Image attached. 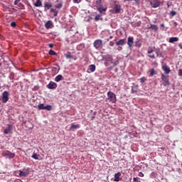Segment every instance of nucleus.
I'll use <instances>...</instances> for the list:
<instances>
[{
	"mask_svg": "<svg viewBox=\"0 0 182 182\" xmlns=\"http://www.w3.org/2000/svg\"><path fill=\"white\" fill-rule=\"evenodd\" d=\"M107 97L108 100L109 102H112V103H116L117 101V99L116 98V94H114L113 92L109 91L107 92Z\"/></svg>",
	"mask_w": 182,
	"mask_h": 182,
	"instance_id": "f257e3e1",
	"label": "nucleus"
},
{
	"mask_svg": "<svg viewBox=\"0 0 182 182\" xmlns=\"http://www.w3.org/2000/svg\"><path fill=\"white\" fill-rule=\"evenodd\" d=\"M2 103H6L9 100V92L4 91L1 95Z\"/></svg>",
	"mask_w": 182,
	"mask_h": 182,
	"instance_id": "f03ea898",
	"label": "nucleus"
},
{
	"mask_svg": "<svg viewBox=\"0 0 182 182\" xmlns=\"http://www.w3.org/2000/svg\"><path fill=\"white\" fill-rule=\"evenodd\" d=\"M154 50H156V47L149 48L148 51H147L148 58H150L151 59L156 58V55L154 54H151V53H153V52H154Z\"/></svg>",
	"mask_w": 182,
	"mask_h": 182,
	"instance_id": "7ed1b4c3",
	"label": "nucleus"
},
{
	"mask_svg": "<svg viewBox=\"0 0 182 182\" xmlns=\"http://www.w3.org/2000/svg\"><path fill=\"white\" fill-rule=\"evenodd\" d=\"M103 45V41L100 39L95 40L93 43V46L95 48V49H99L100 48H102Z\"/></svg>",
	"mask_w": 182,
	"mask_h": 182,
	"instance_id": "20e7f679",
	"label": "nucleus"
},
{
	"mask_svg": "<svg viewBox=\"0 0 182 182\" xmlns=\"http://www.w3.org/2000/svg\"><path fill=\"white\" fill-rule=\"evenodd\" d=\"M161 79L164 82V86H170V81L168 80V77L166 75L162 74Z\"/></svg>",
	"mask_w": 182,
	"mask_h": 182,
	"instance_id": "39448f33",
	"label": "nucleus"
},
{
	"mask_svg": "<svg viewBox=\"0 0 182 182\" xmlns=\"http://www.w3.org/2000/svg\"><path fill=\"white\" fill-rule=\"evenodd\" d=\"M3 156L7 157V159H14V157H15V154L9 151H3Z\"/></svg>",
	"mask_w": 182,
	"mask_h": 182,
	"instance_id": "423d86ee",
	"label": "nucleus"
},
{
	"mask_svg": "<svg viewBox=\"0 0 182 182\" xmlns=\"http://www.w3.org/2000/svg\"><path fill=\"white\" fill-rule=\"evenodd\" d=\"M162 70H164V73L166 75H168V73H170V72H171V70H170V68H168V66H167V64H164L161 67Z\"/></svg>",
	"mask_w": 182,
	"mask_h": 182,
	"instance_id": "0eeeda50",
	"label": "nucleus"
},
{
	"mask_svg": "<svg viewBox=\"0 0 182 182\" xmlns=\"http://www.w3.org/2000/svg\"><path fill=\"white\" fill-rule=\"evenodd\" d=\"M47 87L48 89H51V90L56 89L58 87V84H56V82H55L50 81L49 84L47 85Z\"/></svg>",
	"mask_w": 182,
	"mask_h": 182,
	"instance_id": "6e6552de",
	"label": "nucleus"
},
{
	"mask_svg": "<svg viewBox=\"0 0 182 182\" xmlns=\"http://www.w3.org/2000/svg\"><path fill=\"white\" fill-rule=\"evenodd\" d=\"M153 1L150 3L152 8H159L160 6V1L159 0H152Z\"/></svg>",
	"mask_w": 182,
	"mask_h": 182,
	"instance_id": "1a4fd4ad",
	"label": "nucleus"
},
{
	"mask_svg": "<svg viewBox=\"0 0 182 182\" xmlns=\"http://www.w3.org/2000/svg\"><path fill=\"white\" fill-rule=\"evenodd\" d=\"M44 26L46 29H50L53 27V22H52V21L49 20L45 23Z\"/></svg>",
	"mask_w": 182,
	"mask_h": 182,
	"instance_id": "9d476101",
	"label": "nucleus"
},
{
	"mask_svg": "<svg viewBox=\"0 0 182 182\" xmlns=\"http://www.w3.org/2000/svg\"><path fill=\"white\" fill-rule=\"evenodd\" d=\"M29 174V169H26L24 171H19V176L21 177H26Z\"/></svg>",
	"mask_w": 182,
	"mask_h": 182,
	"instance_id": "9b49d317",
	"label": "nucleus"
},
{
	"mask_svg": "<svg viewBox=\"0 0 182 182\" xmlns=\"http://www.w3.org/2000/svg\"><path fill=\"white\" fill-rule=\"evenodd\" d=\"M134 38L133 37H129L128 38V41H127V45L129 46V48H133V43Z\"/></svg>",
	"mask_w": 182,
	"mask_h": 182,
	"instance_id": "f8f14e48",
	"label": "nucleus"
},
{
	"mask_svg": "<svg viewBox=\"0 0 182 182\" xmlns=\"http://www.w3.org/2000/svg\"><path fill=\"white\" fill-rule=\"evenodd\" d=\"M12 124H8V127L4 131V134H9V132H12Z\"/></svg>",
	"mask_w": 182,
	"mask_h": 182,
	"instance_id": "ddd939ff",
	"label": "nucleus"
},
{
	"mask_svg": "<svg viewBox=\"0 0 182 182\" xmlns=\"http://www.w3.org/2000/svg\"><path fill=\"white\" fill-rule=\"evenodd\" d=\"M117 46H123L126 45V38L121 39L119 41L116 42Z\"/></svg>",
	"mask_w": 182,
	"mask_h": 182,
	"instance_id": "4468645a",
	"label": "nucleus"
},
{
	"mask_svg": "<svg viewBox=\"0 0 182 182\" xmlns=\"http://www.w3.org/2000/svg\"><path fill=\"white\" fill-rule=\"evenodd\" d=\"M77 129H80V125L75 124V123H72L71 126L70 127V130H72V132H73L74 130H76Z\"/></svg>",
	"mask_w": 182,
	"mask_h": 182,
	"instance_id": "2eb2a0df",
	"label": "nucleus"
},
{
	"mask_svg": "<svg viewBox=\"0 0 182 182\" xmlns=\"http://www.w3.org/2000/svg\"><path fill=\"white\" fill-rule=\"evenodd\" d=\"M114 11L115 14H120V11H122V6L120 5L116 4L114 6Z\"/></svg>",
	"mask_w": 182,
	"mask_h": 182,
	"instance_id": "dca6fc26",
	"label": "nucleus"
},
{
	"mask_svg": "<svg viewBox=\"0 0 182 182\" xmlns=\"http://www.w3.org/2000/svg\"><path fill=\"white\" fill-rule=\"evenodd\" d=\"M120 176H122V173L120 172L115 173L114 181H120Z\"/></svg>",
	"mask_w": 182,
	"mask_h": 182,
	"instance_id": "f3484780",
	"label": "nucleus"
},
{
	"mask_svg": "<svg viewBox=\"0 0 182 182\" xmlns=\"http://www.w3.org/2000/svg\"><path fill=\"white\" fill-rule=\"evenodd\" d=\"M168 42L169 43H174V42H178V37H171Z\"/></svg>",
	"mask_w": 182,
	"mask_h": 182,
	"instance_id": "a211bd4d",
	"label": "nucleus"
},
{
	"mask_svg": "<svg viewBox=\"0 0 182 182\" xmlns=\"http://www.w3.org/2000/svg\"><path fill=\"white\" fill-rule=\"evenodd\" d=\"M60 80H63V75H58L55 77V82H60Z\"/></svg>",
	"mask_w": 182,
	"mask_h": 182,
	"instance_id": "6ab92c4d",
	"label": "nucleus"
},
{
	"mask_svg": "<svg viewBox=\"0 0 182 182\" xmlns=\"http://www.w3.org/2000/svg\"><path fill=\"white\" fill-rule=\"evenodd\" d=\"M89 69H90V72H92V73H93V72H95V70H96V65L94 64L90 65Z\"/></svg>",
	"mask_w": 182,
	"mask_h": 182,
	"instance_id": "aec40b11",
	"label": "nucleus"
},
{
	"mask_svg": "<svg viewBox=\"0 0 182 182\" xmlns=\"http://www.w3.org/2000/svg\"><path fill=\"white\" fill-rule=\"evenodd\" d=\"M149 29H152V31H155V32H156V31L159 30V28L157 27L156 25L151 24V25L150 26V27L149 28Z\"/></svg>",
	"mask_w": 182,
	"mask_h": 182,
	"instance_id": "412c9836",
	"label": "nucleus"
},
{
	"mask_svg": "<svg viewBox=\"0 0 182 182\" xmlns=\"http://www.w3.org/2000/svg\"><path fill=\"white\" fill-rule=\"evenodd\" d=\"M65 57L66 59H73V56L70 53V52H68L67 53L65 54Z\"/></svg>",
	"mask_w": 182,
	"mask_h": 182,
	"instance_id": "4be33fe9",
	"label": "nucleus"
},
{
	"mask_svg": "<svg viewBox=\"0 0 182 182\" xmlns=\"http://www.w3.org/2000/svg\"><path fill=\"white\" fill-rule=\"evenodd\" d=\"M31 157L32 159H34V160H39V157H41V155L33 153Z\"/></svg>",
	"mask_w": 182,
	"mask_h": 182,
	"instance_id": "5701e85b",
	"label": "nucleus"
},
{
	"mask_svg": "<svg viewBox=\"0 0 182 182\" xmlns=\"http://www.w3.org/2000/svg\"><path fill=\"white\" fill-rule=\"evenodd\" d=\"M42 5V1L41 0H36V3H34V6L38 8Z\"/></svg>",
	"mask_w": 182,
	"mask_h": 182,
	"instance_id": "b1692460",
	"label": "nucleus"
},
{
	"mask_svg": "<svg viewBox=\"0 0 182 182\" xmlns=\"http://www.w3.org/2000/svg\"><path fill=\"white\" fill-rule=\"evenodd\" d=\"M97 11H99V12L100 14H102L103 12H106V9H105L103 7H100V6L97 7Z\"/></svg>",
	"mask_w": 182,
	"mask_h": 182,
	"instance_id": "393cba45",
	"label": "nucleus"
},
{
	"mask_svg": "<svg viewBox=\"0 0 182 182\" xmlns=\"http://www.w3.org/2000/svg\"><path fill=\"white\" fill-rule=\"evenodd\" d=\"M94 19H95V22H97V21H100V19H102V15L101 14H97Z\"/></svg>",
	"mask_w": 182,
	"mask_h": 182,
	"instance_id": "a878e982",
	"label": "nucleus"
},
{
	"mask_svg": "<svg viewBox=\"0 0 182 182\" xmlns=\"http://www.w3.org/2000/svg\"><path fill=\"white\" fill-rule=\"evenodd\" d=\"M95 6L98 8L99 6H102V0H96Z\"/></svg>",
	"mask_w": 182,
	"mask_h": 182,
	"instance_id": "bb28decb",
	"label": "nucleus"
},
{
	"mask_svg": "<svg viewBox=\"0 0 182 182\" xmlns=\"http://www.w3.org/2000/svg\"><path fill=\"white\" fill-rule=\"evenodd\" d=\"M149 73H150L149 76H150L151 77H152V76H153L154 75H156V71L154 70V68L151 69L150 71H149Z\"/></svg>",
	"mask_w": 182,
	"mask_h": 182,
	"instance_id": "cd10ccee",
	"label": "nucleus"
},
{
	"mask_svg": "<svg viewBox=\"0 0 182 182\" xmlns=\"http://www.w3.org/2000/svg\"><path fill=\"white\" fill-rule=\"evenodd\" d=\"M38 107L39 110H45L46 106L43 104H40Z\"/></svg>",
	"mask_w": 182,
	"mask_h": 182,
	"instance_id": "c85d7f7f",
	"label": "nucleus"
},
{
	"mask_svg": "<svg viewBox=\"0 0 182 182\" xmlns=\"http://www.w3.org/2000/svg\"><path fill=\"white\" fill-rule=\"evenodd\" d=\"M44 8H47V9H50V8H52V4H51L46 3L44 4Z\"/></svg>",
	"mask_w": 182,
	"mask_h": 182,
	"instance_id": "c756f323",
	"label": "nucleus"
},
{
	"mask_svg": "<svg viewBox=\"0 0 182 182\" xmlns=\"http://www.w3.org/2000/svg\"><path fill=\"white\" fill-rule=\"evenodd\" d=\"M157 177V173L156 172H152L150 174V178H156Z\"/></svg>",
	"mask_w": 182,
	"mask_h": 182,
	"instance_id": "7c9ffc66",
	"label": "nucleus"
},
{
	"mask_svg": "<svg viewBox=\"0 0 182 182\" xmlns=\"http://www.w3.org/2000/svg\"><path fill=\"white\" fill-rule=\"evenodd\" d=\"M62 6H63V3H60L58 4H56L55 6V8H56L57 9H60L62 8Z\"/></svg>",
	"mask_w": 182,
	"mask_h": 182,
	"instance_id": "2f4dec72",
	"label": "nucleus"
},
{
	"mask_svg": "<svg viewBox=\"0 0 182 182\" xmlns=\"http://www.w3.org/2000/svg\"><path fill=\"white\" fill-rule=\"evenodd\" d=\"M44 110H48L50 111L52 110V106L51 105H47L44 107Z\"/></svg>",
	"mask_w": 182,
	"mask_h": 182,
	"instance_id": "473e14b6",
	"label": "nucleus"
},
{
	"mask_svg": "<svg viewBox=\"0 0 182 182\" xmlns=\"http://www.w3.org/2000/svg\"><path fill=\"white\" fill-rule=\"evenodd\" d=\"M169 15H171V16H176V15H177V12H176L175 11H171L169 13Z\"/></svg>",
	"mask_w": 182,
	"mask_h": 182,
	"instance_id": "72a5a7b5",
	"label": "nucleus"
},
{
	"mask_svg": "<svg viewBox=\"0 0 182 182\" xmlns=\"http://www.w3.org/2000/svg\"><path fill=\"white\" fill-rule=\"evenodd\" d=\"M49 55H50L51 56H55V55H56V52H55L53 50H50L49 51Z\"/></svg>",
	"mask_w": 182,
	"mask_h": 182,
	"instance_id": "f704fd0d",
	"label": "nucleus"
},
{
	"mask_svg": "<svg viewBox=\"0 0 182 182\" xmlns=\"http://www.w3.org/2000/svg\"><path fill=\"white\" fill-rule=\"evenodd\" d=\"M146 79L144 77H142L140 78L141 83H144L146 82Z\"/></svg>",
	"mask_w": 182,
	"mask_h": 182,
	"instance_id": "c9c22d12",
	"label": "nucleus"
},
{
	"mask_svg": "<svg viewBox=\"0 0 182 182\" xmlns=\"http://www.w3.org/2000/svg\"><path fill=\"white\" fill-rule=\"evenodd\" d=\"M11 26L12 27V28H16V22H11Z\"/></svg>",
	"mask_w": 182,
	"mask_h": 182,
	"instance_id": "e433bc0d",
	"label": "nucleus"
},
{
	"mask_svg": "<svg viewBox=\"0 0 182 182\" xmlns=\"http://www.w3.org/2000/svg\"><path fill=\"white\" fill-rule=\"evenodd\" d=\"M38 89H39V86L35 85V86L32 88V90L36 91V90H38Z\"/></svg>",
	"mask_w": 182,
	"mask_h": 182,
	"instance_id": "4c0bfd02",
	"label": "nucleus"
},
{
	"mask_svg": "<svg viewBox=\"0 0 182 182\" xmlns=\"http://www.w3.org/2000/svg\"><path fill=\"white\" fill-rule=\"evenodd\" d=\"M82 2V0H73V4H80Z\"/></svg>",
	"mask_w": 182,
	"mask_h": 182,
	"instance_id": "58836bf2",
	"label": "nucleus"
},
{
	"mask_svg": "<svg viewBox=\"0 0 182 182\" xmlns=\"http://www.w3.org/2000/svg\"><path fill=\"white\" fill-rule=\"evenodd\" d=\"M134 182H141L140 178H134Z\"/></svg>",
	"mask_w": 182,
	"mask_h": 182,
	"instance_id": "ea45409f",
	"label": "nucleus"
},
{
	"mask_svg": "<svg viewBox=\"0 0 182 182\" xmlns=\"http://www.w3.org/2000/svg\"><path fill=\"white\" fill-rule=\"evenodd\" d=\"M138 176H139V177H144V173H143L142 172H139V174H138Z\"/></svg>",
	"mask_w": 182,
	"mask_h": 182,
	"instance_id": "a19ab883",
	"label": "nucleus"
},
{
	"mask_svg": "<svg viewBox=\"0 0 182 182\" xmlns=\"http://www.w3.org/2000/svg\"><path fill=\"white\" fill-rule=\"evenodd\" d=\"M19 2H21V0H15L14 5H18V4H19Z\"/></svg>",
	"mask_w": 182,
	"mask_h": 182,
	"instance_id": "79ce46f5",
	"label": "nucleus"
},
{
	"mask_svg": "<svg viewBox=\"0 0 182 182\" xmlns=\"http://www.w3.org/2000/svg\"><path fill=\"white\" fill-rule=\"evenodd\" d=\"M109 45V46H114V43L113 41H110Z\"/></svg>",
	"mask_w": 182,
	"mask_h": 182,
	"instance_id": "37998d69",
	"label": "nucleus"
},
{
	"mask_svg": "<svg viewBox=\"0 0 182 182\" xmlns=\"http://www.w3.org/2000/svg\"><path fill=\"white\" fill-rule=\"evenodd\" d=\"M178 76H182V69L178 70Z\"/></svg>",
	"mask_w": 182,
	"mask_h": 182,
	"instance_id": "c03bdc74",
	"label": "nucleus"
},
{
	"mask_svg": "<svg viewBox=\"0 0 182 182\" xmlns=\"http://www.w3.org/2000/svg\"><path fill=\"white\" fill-rule=\"evenodd\" d=\"M156 56H161V53L160 51L156 52Z\"/></svg>",
	"mask_w": 182,
	"mask_h": 182,
	"instance_id": "a18cd8bd",
	"label": "nucleus"
},
{
	"mask_svg": "<svg viewBox=\"0 0 182 182\" xmlns=\"http://www.w3.org/2000/svg\"><path fill=\"white\" fill-rule=\"evenodd\" d=\"M134 2L139 5V4H140V0H134Z\"/></svg>",
	"mask_w": 182,
	"mask_h": 182,
	"instance_id": "49530a36",
	"label": "nucleus"
},
{
	"mask_svg": "<svg viewBox=\"0 0 182 182\" xmlns=\"http://www.w3.org/2000/svg\"><path fill=\"white\" fill-rule=\"evenodd\" d=\"M56 11V9H50V12H55Z\"/></svg>",
	"mask_w": 182,
	"mask_h": 182,
	"instance_id": "de8ad7c7",
	"label": "nucleus"
},
{
	"mask_svg": "<svg viewBox=\"0 0 182 182\" xmlns=\"http://www.w3.org/2000/svg\"><path fill=\"white\" fill-rule=\"evenodd\" d=\"M54 16H58V11H54Z\"/></svg>",
	"mask_w": 182,
	"mask_h": 182,
	"instance_id": "09e8293b",
	"label": "nucleus"
},
{
	"mask_svg": "<svg viewBox=\"0 0 182 182\" xmlns=\"http://www.w3.org/2000/svg\"><path fill=\"white\" fill-rule=\"evenodd\" d=\"M48 46H49V48H53V44L50 43V44H48Z\"/></svg>",
	"mask_w": 182,
	"mask_h": 182,
	"instance_id": "8fccbe9b",
	"label": "nucleus"
},
{
	"mask_svg": "<svg viewBox=\"0 0 182 182\" xmlns=\"http://www.w3.org/2000/svg\"><path fill=\"white\" fill-rule=\"evenodd\" d=\"M178 47L180 48V49L182 50V43H181L178 44Z\"/></svg>",
	"mask_w": 182,
	"mask_h": 182,
	"instance_id": "3c124183",
	"label": "nucleus"
},
{
	"mask_svg": "<svg viewBox=\"0 0 182 182\" xmlns=\"http://www.w3.org/2000/svg\"><path fill=\"white\" fill-rule=\"evenodd\" d=\"M18 6H23V4L22 3H19Z\"/></svg>",
	"mask_w": 182,
	"mask_h": 182,
	"instance_id": "603ef678",
	"label": "nucleus"
},
{
	"mask_svg": "<svg viewBox=\"0 0 182 182\" xmlns=\"http://www.w3.org/2000/svg\"><path fill=\"white\" fill-rule=\"evenodd\" d=\"M161 28H164V23L161 24Z\"/></svg>",
	"mask_w": 182,
	"mask_h": 182,
	"instance_id": "864d4df0",
	"label": "nucleus"
},
{
	"mask_svg": "<svg viewBox=\"0 0 182 182\" xmlns=\"http://www.w3.org/2000/svg\"><path fill=\"white\" fill-rule=\"evenodd\" d=\"M67 42H70V41L69 40V38L66 39Z\"/></svg>",
	"mask_w": 182,
	"mask_h": 182,
	"instance_id": "5fc2aeb1",
	"label": "nucleus"
},
{
	"mask_svg": "<svg viewBox=\"0 0 182 182\" xmlns=\"http://www.w3.org/2000/svg\"><path fill=\"white\" fill-rule=\"evenodd\" d=\"M124 1L126 2V1H130L132 0H124Z\"/></svg>",
	"mask_w": 182,
	"mask_h": 182,
	"instance_id": "6e6d98bb",
	"label": "nucleus"
},
{
	"mask_svg": "<svg viewBox=\"0 0 182 182\" xmlns=\"http://www.w3.org/2000/svg\"><path fill=\"white\" fill-rule=\"evenodd\" d=\"M0 66H2V63H1V60H0Z\"/></svg>",
	"mask_w": 182,
	"mask_h": 182,
	"instance_id": "4d7b16f0",
	"label": "nucleus"
},
{
	"mask_svg": "<svg viewBox=\"0 0 182 182\" xmlns=\"http://www.w3.org/2000/svg\"><path fill=\"white\" fill-rule=\"evenodd\" d=\"M93 119H95V117H92V120H93Z\"/></svg>",
	"mask_w": 182,
	"mask_h": 182,
	"instance_id": "13d9d810",
	"label": "nucleus"
},
{
	"mask_svg": "<svg viewBox=\"0 0 182 182\" xmlns=\"http://www.w3.org/2000/svg\"><path fill=\"white\" fill-rule=\"evenodd\" d=\"M112 36H110V37H109V39H112Z\"/></svg>",
	"mask_w": 182,
	"mask_h": 182,
	"instance_id": "bf43d9fd",
	"label": "nucleus"
},
{
	"mask_svg": "<svg viewBox=\"0 0 182 182\" xmlns=\"http://www.w3.org/2000/svg\"><path fill=\"white\" fill-rule=\"evenodd\" d=\"M57 2H59V0H56Z\"/></svg>",
	"mask_w": 182,
	"mask_h": 182,
	"instance_id": "052dcab7",
	"label": "nucleus"
},
{
	"mask_svg": "<svg viewBox=\"0 0 182 182\" xmlns=\"http://www.w3.org/2000/svg\"><path fill=\"white\" fill-rule=\"evenodd\" d=\"M175 25H177V23L175 22Z\"/></svg>",
	"mask_w": 182,
	"mask_h": 182,
	"instance_id": "680f3d73",
	"label": "nucleus"
},
{
	"mask_svg": "<svg viewBox=\"0 0 182 182\" xmlns=\"http://www.w3.org/2000/svg\"><path fill=\"white\" fill-rule=\"evenodd\" d=\"M170 1H173V0H170Z\"/></svg>",
	"mask_w": 182,
	"mask_h": 182,
	"instance_id": "e2e57ef3",
	"label": "nucleus"
}]
</instances>
